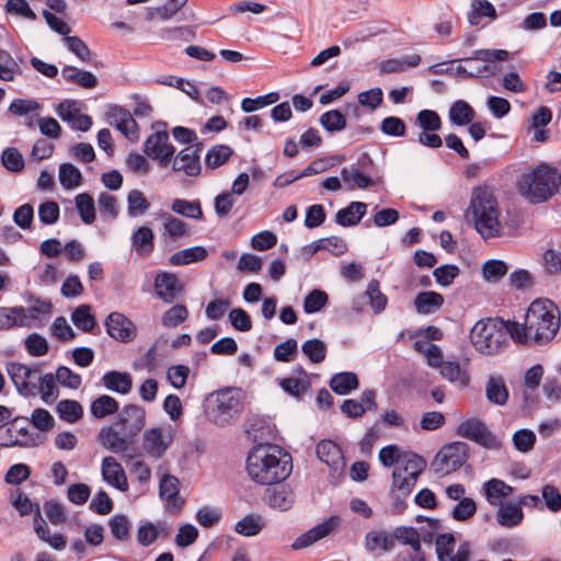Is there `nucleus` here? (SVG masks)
Wrapping results in <instances>:
<instances>
[{
    "instance_id": "nucleus-1",
    "label": "nucleus",
    "mask_w": 561,
    "mask_h": 561,
    "mask_svg": "<svg viewBox=\"0 0 561 561\" xmlns=\"http://www.w3.org/2000/svg\"><path fill=\"white\" fill-rule=\"evenodd\" d=\"M512 339L519 343L534 341L546 344L554 339L560 329L557 308L549 300H535L525 316L524 324L511 323Z\"/></svg>"
},
{
    "instance_id": "nucleus-2",
    "label": "nucleus",
    "mask_w": 561,
    "mask_h": 561,
    "mask_svg": "<svg viewBox=\"0 0 561 561\" xmlns=\"http://www.w3.org/2000/svg\"><path fill=\"white\" fill-rule=\"evenodd\" d=\"M291 457L283 448L272 444H257L248 454L247 472L260 484H276L291 472Z\"/></svg>"
},
{
    "instance_id": "nucleus-3",
    "label": "nucleus",
    "mask_w": 561,
    "mask_h": 561,
    "mask_svg": "<svg viewBox=\"0 0 561 561\" xmlns=\"http://www.w3.org/2000/svg\"><path fill=\"white\" fill-rule=\"evenodd\" d=\"M379 460L385 467L397 465L392 472L391 492L397 497L408 496L419 476L425 470L426 461L414 453H403L397 445L379 450Z\"/></svg>"
},
{
    "instance_id": "nucleus-4",
    "label": "nucleus",
    "mask_w": 561,
    "mask_h": 561,
    "mask_svg": "<svg viewBox=\"0 0 561 561\" xmlns=\"http://www.w3.org/2000/svg\"><path fill=\"white\" fill-rule=\"evenodd\" d=\"M497 201L490 188H473L466 216L472 219L476 230L483 239L501 236L503 227Z\"/></svg>"
},
{
    "instance_id": "nucleus-5",
    "label": "nucleus",
    "mask_w": 561,
    "mask_h": 561,
    "mask_svg": "<svg viewBox=\"0 0 561 561\" xmlns=\"http://www.w3.org/2000/svg\"><path fill=\"white\" fill-rule=\"evenodd\" d=\"M561 173L546 163L523 174L518 182V192L531 203H542L559 192Z\"/></svg>"
},
{
    "instance_id": "nucleus-6",
    "label": "nucleus",
    "mask_w": 561,
    "mask_h": 561,
    "mask_svg": "<svg viewBox=\"0 0 561 561\" xmlns=\"http://www.w3.org/2000/svg\"><path fill=\"white\" fill-rule=\"evenodd\" d=\"M511 323L493 318L478 321L470 332L472 345L484 355L500 353L507 344L508 335L512 337Z\"/></svg>"
},
{
    "instance_id": "nucleus-7",
    "label": "nucleus",
    "mask_w": 561,
    "mask_h": 561,
    "mask_svg": "<svg viewBox=\"0 0 561 561\" xmlns=\"http://www.w3.org/2000/svg\"><path fill=\"white\" fill-rule=\"evenodd\" d=\"M39 444V435L31 433L26 416H13L5 424L0 425V447L2 448H30Z\"/></svg>"
},
{
    "instance_id": "nucleus-8",
    "label": "nucleus",
    "mask_w": 561,
    "mask_h": 561,
    "mask_svg": "<svg viewBox=\"0 0 561 561\" xmlns=\"http://www.w3.org/2000/svg\"><path fill=\"white\" fill-rule=\"evenodd\" d=\"M510 57V53L505 49H477L472 51L470 57L463 58V61H482L483 66L476 68L472 71L467 70L463 66L456 68V75L465 78H479V77H493L497 73L499 69L495 66L497 61H505Z\"/></svg>"
},
{
    "instance_id": "nucleus-9",
    "label": "nucleus",
    "mask_w": 561,
    "mask_h": 561,
    "mask_svg": "<svg viewBox=\"0 0 561 561\" xmlns=\"http://www.w3.org/2000/svg\"><path fill=\"white\" fill-rule=\"evenodd\" d=\"M468 456V444L454 442L442 447L432 462V468L436 474L446 476L459 469L467 461Z\"/></svg>"
},
{
    "instance_id": "nucleus-10",
    "label": "nucleus",
    "mask_w": 561,
    "mask_h": 561,
    "mask_svg": "<svg viewBox=\"0 0 561 561\" xmlns=\"http://www.w3.org/2000/svg\"><path fill=\"white\" fill-rule=\"evenodd\" d=\"M214 394L213 422L225 426L242 411L241 393L238 389L227 388Z\"/></svg>"
},
{
    "instance_id": "nucleus-11",
    "label": "nucleus",
    "mask_w": 561,
    "mask_h": 561,
    "mask_svg": "<svg viewBox=\"0 0 561 561\" xmlns=\"http://www.w3.org/2000/svg\"><path fill=\"white\" fill-rule=\"evenodd\" d=\"M456 433L488 449L497 450L502 447V440L478 419L463 421L458 425Z\"/></svg>"
},
{
    "instance_id": "nucleus-12",
    "label": "nucleus",
    "mask_w": 561,
    "mask_h": 561,
    "mask_svg": "<svg viewBox=\"0 0 561 561\" xmlns=\"http://www.w3.org/2000/svg\"><path fill=\"white\" fill-rule=\"evenodd\" d=\"M173 442L171 425L152 427L144 433L142 447L153 458H161Z\"/></svg>"
},
{
    "instance_id": "nucleus-13",
    "label": "nucleus",
    "mask_w": 561,
    "mask_h": 561,
    "mask_svg": "<svg viewBox=\"0 0 561 561\" xmlns=\"http://www.w3.org/2000/svg\"><path fill=\"white\" fill-rule=\"evenodd\" d=\"M146 423V411L137 404H127L117 414L116 425L121 427L122 434L134 439L144 428Z\"/></svg>"
},
{
    "instance_id": "nucleus-14",
    "label": "nucleus",
    "mask_w": 561,
    "mask_h": 561,
    "mask_svg": "<svg viewBox=\"0 0 561 561\" xmlns=\"http://www.w3.org/2000/svg\"><path fill=\"white\" fill-rule=\"evenodd\" d=\"M145 153L158 160L160 165L167 167L174 154V148L169 144V134L167 131H156L145 141Z\"/></svg>"
},
{
    "instance_id": "nucleus-15",
    "label": "nucleus",
    "mask_w": 561,
    "mask_h": 561,
    "mask_svg": "<svg viewBox=\"0 0 561 561\" xmlns=\"http://www.w3.org/2000/svg\"><path fill=\"white\" fill-rule=\"evenodd\" d=\"M106 333L115 341L122 343L131 342L137 334V330L133 321L125 314L114 311L111 312L104 322Z\"/></svg>"
},
{
    "instance_id": "nucleus-16",
    "label": "nucleus",
    "mask_w": 561,
    "mask_h": 561,
    "mask_svg": "<svg viewBox=\"0 0 561 561\" xmlns=\"http://www.w3.org/2000/svg\"><path fill=\"white\" fill-rule=\"evenodd\" d=\"M340 526V518L337 516H330L322 523L316 525L308 531L300 535L293 543L294 550L307 548L314 542L329 536L335 528Z\"/></svg>"
},
{
    "instance_id": "nucleus-17",
    "label": "nucleus",
    "mask_w": 561,
    "mask_h": 561,
    "mask_svg": "<svg viewBox=\"0 0 561 561\" xmlns=\"http://www.w3.org/2000/svg\"><path fill=\"white\" fill-rule=\"evenodd\" d=\"M20 314V328L38 327L48 318L53 311V305L49 300L35 299V304L30 307L16 306Z\"/></svg>"
},
{
    "instance_id": "nucleus-18",
    "label": "nucleus",
    "mask_w": 561,
    "mask_h": 561,
    "mask_svg": "<svg viewBox=\"0 0 561 561\" xmlns=\"http://www.w3.org/2000/svg\"><path fill=\"white\" fill-rule=\"evenodd\" d=\"M180 481L175 476L164 474L159 483V496L164 501V506L168 512L178 513L184 504L179 495Z\"/></svg>"
},
{
    "instance_id": "nucleus-19",
    "label": "nucleus",
    "mask_w": 561,
    "mask_h": 561,
    "mask_svg": "<svg viewBox=\"0 0 561 561\" xmlns=\"http://www.w3.org/2000/svg\"><path fill=\"white\" fill-rule=\"evenodd\" d=\"M317 456L333 473H341L345 467L341 448L332 440H321L317 445Z\"/></svg>"
},
{
    "instance_id": "nucleus-20",
    "label": "nucleus",
    "mask_w": 561,
    "mask_h": 561,
    "mask_svg": "<svg viewBox=\"0 0 561 561\" xmlns=\"http://www.w3.org/2000/svg\"><path fill=\"white\" fill-rule=\"evenodd\" d=\"M173 170L188 176L197 175L201 172L199 147L188 146L181 150L174 158Z\"/></svg>"
},
{
    "instance_id": "nucleus-21",
    "label": "nucleus",
    "mask_w": 561,
    "mask_h": 561,
    "mask_svg": "<svg viewBox=\"0 0 561 561\" xmlns=\"http://www.w3.org/2000/svg\"><path fill=\"white\" fill-rule=\"evenodd\" d=\"M101 472L103 479L119 491L128 490V482L125 471L114 457H105L102 460Z\"/></svg>"
},
{
    "instance_id": "nucleus-22",
    "label": "nucleus",
    "mask_w": 561,
    "mask_h": 561,
    "mask_svg": "<svg viewBox=\"0 0 561 561\" xmlns=\"http://www.w3.org/2000/svg\"><path fill=\"white\" fill-rule=\"evenodd\" d=\"M108 118L112 119L111 124H115L116 128L129 140L135 141L138 139V125L129 111L122 106H114L108 113Z\"/></svg>"
},
{
    "instance_id": "nucleus-23",
    "label": "nucleus",
    "mask_w": 561,
    "mask_h": 561,
    "mask_svg": "<svg viewBox=\"0 0 561 561\" xmlns=\"http://www.w3.org/2000/svg\"><path fill=\"white\" fill-rule=\"evenodd\" d=\"M154 290L158 298L164 302L174 301L181 290L176 275L169 272L158 273L154 278Z\"/></svg>"
},
{
    "instance_id": "nucleus-24",
    "label": "nucleus",
    "mask_w": 561,
    "mask_h": 561,
    "mask_svg": "<svg viewBox=\"0 0 561 561\" xmlns=\"http://www.w3.org/2000/svg\"><path fill=\"white\" fill-rule=\"evenodd\" d=\"M101 381L107 390L119 394H128L133 389V377L127 371H106Z\"/></svg>"
},
{
    "instance_id": "nucleus-25",
    "label": "nucleus",
    "mask_w": 561,
    "mask_h": 561,
    "mask_svg": "<svg viewBox=\"0 0 561 561\" xmlns=\"http://www.w3.org/2000/svg\"><path fill=\"white\" fill-rule=\"evenodd\" d=\"M130 242L139 256L147 257L154 250V233L150 227L141 226L133 232Z\"/></svg>"
},
{
    "instance_id": "nucleus-26",
    "label": "nucleus",
    "mask_w": 561,
    "mask_h": 561,
    "mask_svg": "<svg viewBox=\"0 0 561 561\" xmlns=\"http://www.w3.org/2000/svg\"><path fill=\"white\" fill-rule=\"evenodd\" d=\"M294 493L287 485L280 484L266 492L267 504L279 511H287L294 504Z\"/></svg>"
},
{
    "instance_id": "nucleus-27",
    "label": "nucleus",
    "mask_w": 561,
    "mask_h": 561,
    "mask_svg": "<svg viewBox=\"0 0 561 561\" xmlns=\"http://www.w3.org/2000/svg\"><path fill=\"white\" fill-rule=\"evenodd\" d=\"M365 548L370 552L390 551L393 548V537L383 530H369L365 536Z\"/></svg>"
},
{
    "instance_id": "nucleus-28",
    "label": "nucleus",
    "mask_w": 561,
    "mask_h": 561,
    "mask_svg": "<svg viewBox=\"0 0 561 561\" xmlns=\"http://www.w3.org/2000/svg\"><path fill=\"white\" fill-rule=\"evenodd\" d=\"M61 77L65 81L76 83L84 89H93L98 85V78L92 72L80 70L73 66H65L61 69Z\"/></svg>"
},
{
    "instance_id": "nucleus-29",
    "label": "nucleus",
    "mask_w": 561,
    "mask_h": 561,
    "mask_svg": "<svg viewBox=\"0 0 561 561\" xmlns=\"http://www.w3.org/2000/svg\"><path fill=\"white\" fill-rule=\"evenodd\" d=\"M207 255L208 251L206 248L196 245L173 253L169 257V263L172 266L187 265L203 261L207 257Z\"/></svg>"
},
{
    "instance_id": "nucleus-30",
    "label": "nucleus",
    "mask_w": 561,
    "mask_h": 561,
    "mask_svg": "<svg viewBox=\"0 0 561 561\" xmlns=\"http://www.w3.org/2000/svg\"><path fill=\"white\" fill-rule=\"evenodd\" d=\"M366 204L352 202L347 207L339 210L335 220L339 225L347 227L357 225L366 213Z\"/></svg>"
},
{
    "instance_id": "nucleus-31",
    "label": "nucleus",
    "mask_w": 561,
    "mask_h": 561,
    "mask_svg": "<svg viewBox=\"0 0 561 561\" xmlns=\"http://www.w3.org/2000/svg\"><path fill=\"white\" fill-rule=\"evenodd\" d=\"M444 304V297L436 291H422L414 299V307L421 314L437 311Z\"/></svg>"
},
{
    "instance_id": "nucleus-32",
    "label": "nucleus",
    "mask_w": 561,
    "mask_h": 561,
    "mask_svg": "<svg viewBox=\"0 0 561 561\" xmlns=\"http://www.w3.org/2000/svg\"><path fill=\"white\" fill-rule=\"evenodd\" d=\"M486 399L497 405H504L508 399V390L501 376H490L485 385Z\"/></svg>"
},
{
    "instance_id": "nucleus-33",
    "label": "nucleus",
    "mask_w": 561,
    "mask_h": 561,
    "mask_svg": "<svg viewBox=\"0 0 561 561\" xmlns=\"http://www.w3.org/2000/svg\"><path fill=\"white\" fill-rule=\"evenodd\" d=\"M244 427L249 439L259 444H263L262 442L270 438L272 434L271 426L267 424L266 420L260 416L249 417Z\"/></svg>"
},
{
    "instance_id": "nucleus-34",
    "label": "nucleus",
    "mask_w": 561,
    "mask_h": 561,
    "mask_svg": "<svg viewBox=\"0 0 561 561\" xmlns=\"http://www.w3.org/2000/svg\"><path fill=\"white\" fill-rule=\"evenodd\" d=\"M439 373L443 378L456 383L459 388H466L469 385L470 377L468 373L457 362H444L439 367Z\"/></svg>"
},
{
    "instance_id": "nucleus-35",
    "label": "nucleus",
    "mask_w": 561,
    "mask_h": 561,
    "mask_svg": "<svg viewBox=\"0 0 561 561\" xmlns=\"http://www.w3.org/2000/svg\"><path fill=\"white\" fill-rule=\"evenodd\" d=\"M98 438L104 448L113 453H119L122 447L125 446L126 440L131 439L129 436L124 434L121 435L112 426L102 427L99 432Z\"/></svg>"
},
{
    "instance_id": "nucleus-36",
    "label": "nucleus",
    "mask_w": 561,
    "mask_h": 561,
    "mask_svg": "<svg viewBox=\"0 0 561 561\" xmlns=\"http://www.w3.org/2000/svg\"><path fill=\"white\" fill-rule=\"evenodd\" d=\"M118 409V401L108 394L98 397L90 405V412L96 419H104L107 415L115 414Z\"/></svg>"
},
{
    "instance_id": "nucleus-37",
    "label": "nucleus",
    "mask_w": 561,
    "mask_h": 561,
    "mask_svg": "<svg viewBox=\"0 0 561 561\" xmlns=\"http://www.w3.org/2000/svg\"><path fill=\"white\" fill-rule=\"evenodd\" d=\"M56 412L60 420L70 424L78 422L83 416L82 405L70 399L60 400L56 405Z\"/></svg>"
},
{
    "instance_id": "nucleus-38",
    "label": "nucleus",
    "mask_w": 561,
    "mask_h": 561,
    "mask_svg": "<svg viewBox=\"0 0 561 561\" xmlns=\"http://www.w3.org/2000/svg\"><path fill=\"white\" fill-rule=\"evenodd\" d=\"M331 389L341 396L350 393L352 390L357 389L359 382L356 374L354 373H337L330 379Z\"/></svg>"
},
{
    "instance_id": "nucleus-39",
    "label": "nucleus",
    "mask_w": 561,
    "mask_h": 561,
    "mask_svg": "<svg viewBox=\"0 0 561 561\" xmlns=\"http://www.w3.org/2000/svg\"><path fill=\"white\" fill-rule=\"evenodd\" d=\"M187 0H165L161 7L149 8L146 20L152 21L156 18L169 20L173 18L185 4Z\"/></svg>"
},
{
    "instance_id": "nucleus-40",
    "label": "nucleus",
    "mask_w": 561,
    "mask_h": 561,
    "mask_svg": "<svg viewBox=\"0 0 561 561\" xmlns=\"http://www.w3.org/2000/svg\"><path fill=\"white\" fill-rule=\"evenodd\" d=\"M524 514L520 505L505 504L496 512V520L503 527H514L520 524Z\"/></svg>"
},
{
    "instance_id": "nucleus-41",
    "label": "nucleus",
    "mask_w": 561,
    "mask_h": 561,
    "mask_svg": "<svg viewBox=\"0 0 561 561\" xmlns=\"http://www.w3.org/2000/svg\"><path fill=\"white\" fill-rule=\"evenodd\" d=\"M72 323L83 332L90 333L96 325L90 305H80L71 313Z\"/></svg>"
},
{
    "instance_id": "nucleus-42",
    "label": "nucleus",
    "mask_w": 561,
    "mask_h": 561,
    "mask_svg": "<svg viewBox=\"0 0 561 561\" xmlns=\"http://www.w3.org/2000/svg\"><path fill=\"white\" fill-rule=\"evenodd\" d=\"M512 491L511 485L499 479H491L484 483L485 497L492 505H496L501 499L508 496Z\"/></svg>"
},
{
    "instance_id": "nucleus-43",
    "label": "nucleus",
    "mask_w": 561,
    "mask_h": 561,
    "mask_svg": "<svg viewBox=\"0 0 561 561\" xmlns=\"http://www.w3.org/2000/svg\"><path fill=\"white\" fill-rule=\"evenodd\" d=\"M482 18L494 20L496 18V10L488 0H474L471 4L468 21L471 25H478Z\"/></svg>"
},
{
    "instance_id": "nucleus-44",
    "label": "nucleus",
    "mask_w": 561,
    "mask_h": 561,
    "mask_svg": "<svg viewBox=\"0 0 561 561\" xmlns=\"http://www.w3.org/2000/svg\"><path fill=\"white\" fill-rule=\"evenodd\" d=\"M58 178L60 185L67 190L78 187L82 183L80 170L69 162L60 164Z\"/></svg>"
},
{
    "instance_id": "nucleus-45",
    "label": "nucleus",
    "mask_w": 561,
    "mask_h": 561,
    "mask_svg": "<svg viewBox=\"0 0 561 561\" xmlns=\"http://www.w3.org/2000/svg\"><path fill=\"white\" fill-rule=\"evenodd\" d=\"M76 208L81 220L91 225L95 220V206L92 196L88 193H80L75 197Z\"/></svg>"
},
{
    "instance_id": "nucleus-46",
    "label": "nucleus",
    "mask_w": 561,
    "mask_h": 561,
    "mask_svg": "<svg viewBox=\"0 0 561 561\" xmlns=\"http://www.w3.org/2000/svg\"><path fill=\"white\" fill-rule=\"evenodd\" d=\"M171 209L183 217L192 219H201L203 217V210L198 201H186L182 198H175L172 202Z\"/></svg>"
},
{
    "instance_id": "nucleus-47",
    "label": "nucleus",
    "mask_w": 561,
    "mask_h": 561,
    "mask_svg": "<svg viewBox=\"0 0 561 561\" xmlns=\"http://www.w3.org/2000/svg\"><path fill=\"white\" fill-rule=\"evenodd\" d=\"M474 117L472 107L462 100L456 101L449 110V118L453 124L463 126L470 123Z\"/></svg>"
},
{
    "instance_id": "nucleus-48",
    "label": "nucleus",
    "mask_w": 561,
    "mask_h": 561,
    "mask_svg": "<svg viewBox=\"0 0 561 561\" xmlns=\"http://www.w3.org/2000/svg\"><path fill=\"white\" fill-rule=\"evenodd\" d=\"M393 541L398 540L402 545L410 546L414 552L421 551V538L414 527L400 526L393 530Z\"/></svg>"
},
{
    "instance_id": "nucleus-49",
    "label": "nucleus",
    "mask_w": 561,
    "mask_h": 561,
    "mask_svg": "<svg viewBox=\"0 0 561 561\" xmlns=\"http://www.w3.org/2000/svg\"><path fill=\"white\" fill-rule=\"evenodd\" d=\"M162 218L164 232L169 234L170 238L175 240L190 234V226L183 220L171 214H164Z\"/></svg>"
},
{
    "instance_id": "nucleus-50",
    "label": "nucleus",
    "mask_w": 561,
    "mask_h": 561,
    "mask_svg": "<svg viewBox=\"0 0 561 561\" xmlns=\"http://www.w3.org/2000/svg\"><path fill=\"white\" fill-rule=\"evenodd\" d=\"M341 178L351 190L366 188L373 183L371 178L355 168H343L341 171Z\"/></svg>"
},
{
    "instance_id": "nucleus-51",
    "label": "nucleus",
    "mask_w": 561,
    "mask_h": 561,
    "mask_svg": "<svg viewBox=\"0 0 561 561\" xmlns=\"http://www.w3.org/2000/svg\"><path fill=\"white\" fill-rule=\"evenodd\" d=\"M8 374L16 387V390L23 396L32 394V387H28L23 381V374H28V366L21 363H11L7 367Z\"/></svg>"
},
{
    "instance_id": "nucleus-52",
    "label": "nucleus",
    "mask_w": 561,
    "mask_h": 561,
    "mask_svg": "<svg viewBox=\"0 0 561 561\" xmlns=\"http://www.w3.org/2000/svg\"><path fill=\"white\" fill-rule=\"evenodd\" d=\"M150 208V203L139 190H133L127 195V211L130 217L144 215Z\"/></svg>"
},
{
    "instance_id": "nucleus-53",
    "label": "nucleus",
    "mask_w": 561,
    "mask_h": 561,
    "mask_svg": "<svg viewBox=\"0 0 561 561\" xmlns=\"http://www.w3.org/2000/svg\"><path fill=\"white\" fill-rule=\"evenodd\" d=\"M302 353L313 364L322 363L327 356V345L319 339H311L301 345Z\"/></svg>"
},
{
    "instance_id": "nucleus-54",
    "label": "nucleus",
    "mask_w": 561,
    "mask_h": 561,
    "mask_svg": "<svg viewBox=\"0 0 561 561\" xmlns=\"http://www.w3.org/2000/svg\"><path fill=\"white\" fill-rule=\"evenodd\" d=\"M42 400L46 403L55 401L58 397V388L56 386V377L53 374H45L39 377L37 389Z\"/></svg>"
},
{
    "instance_id": "nucleus-55",
    "label": "nucleus",
    "mask_w": 561,
    "mask_h": 561,
    "mask_svg": "<svg viewBox=\"0 0 561 561\" xmlns=\"http://www.w3.org/2000/svg\"><path fill=\"white\" fill-rule=\"evenodd\" d=\"M508 271V266L501 260H489L482 265V274L486 282H499Z\"/></svg>"
},
{
    "instance_id": "nucleus-56",
    "label": "nucleus",
    "mask_w": 561,
    "mask_h": 561,
    "mask_svg": "<svg viewBox=\"0 0 561 561\" xmlns=\"http://www.w3.org/2000/svg\"><path fill=\"white\" fill-rule=\"evenodd\" d=\"M111 534L118 541H127L130 538V523L125 515H115L108 520Z\"/></svg>"
},
{
    "instance_id": "nucleus-57",
    "label": "nucleus",
    "mask_w": 561,
    "mask_h": 561,
    "mask_svg": "<svg viewBox=\"0 0 561 561\" xmlns=\"http://www.w3.org/2000/svg\"><path fill=\"white\" fill-rule=\"evenodd\" d=\"M320 124L330 133L341 131L346 127V118L340 111L332 110L320 116Z\"/></svg>"
},
{
    "instance_id": "nucleus-58",
    "label": "nucleus",
    "mask_w": 561,
    "mask_h": 561,
    "mask_svg": "<svg viewBox=\"0 0 561 561\" xmlns=\"http://www.w3.org/2000/svg\"><path fill=\"white\" fill-rule=\"evenodd\" d=\"M477 512V503L471 497H462L451 510V517L457 522L470 519Z\"/></svg>"
},
{
    "instance_id": "nucleus-59",
    "label": "nucleus",
    "mask_w": 561,
    "mask_h": 561,
    "mask_svg": "<svg viewBox=\"0 0 561 561\" xmlns=\"http://www.w3.org/2000/svg\"><path fill=\"white\" fill-rule=\"evenodd\" d=\"M278 99L279 95L276 92H271L265 95L257 96L255 99L245 98L241 102V108L245 113H251L277 102Z\"/></svg>"
},
{
    "instance_id": "nucleus-60",
    "label": "nucleus",
    "mask_w": 561,
    "mask_h": 561,
    "mask_svg": "<svg viewBox=\"0 0 561 561\" xmlns=\"http://www.w3.org/2000/svg\"><path fill=\"white\" fill-rule=\"evenodd\" d=\"M2 165L10 172H21L24 169L23 156L16 148L10 147L3 150L1 156Z\"/></svg>"
},
{
    "instance_id": "nucleus-61",
    "label": "nucleus",
    "mask_w": 561,
    "mask_h": 561,
    "mask_svg": "<svg viewBox=\"0 0 561 561\" xmlns=\"http://www.w3.org/2000/svg\"><path fill=\"white\" fill-rule=\"evenodd\" d=\"M67 48L75 54L81 61L92 62L93 53L88 45L78 36L65 37Z\"/></svg>"
},
{
    "instance_id": "nucleus-62",
    "label": "nucleus",
    "mask_w": 561,
    "mask_h": 561,
    "mask_svg": "<svg viewBox=\"0 0 561 561\" xmlns=\"http://www.w3.org/2000/svg\"><path fill=\"white\" fill-rule=\"evenodd\" d=\"M328 294L320 289L310 291L304 300V310L306 313L320 311L328 302Z\"/></svg>"
},
{
    "instance_id": "nucleus-63",
    "label": "nucleus",
    "mask_w": 561,
    "mask_h": 561,
    "mask_svg": "<svg viewBox=\"0 0 561 561\" xmlns=\"http://www.w3.org/2000/svg\"><path fill=\"white\" fill-rule=\"evenodd\" d=\"M31 424L41 432H47L54 427L55 420L46 409L37 408L28 419V426Z\"/></svg>"
},
{
    "instance_id": "nucleus-64",
    "label": "nucleus",
    "mask_w": 561,
    "mask_h": 561,
    "mask_svg": "<svg viewBox=\"0 0 561 561\" xmlns=\"http://www.w3.org/2000/svg\"><path fill=\"white\" fill-rule=\"evenodd\" d=\"M298 352V344L295 339H287L286 341L277 344L274 348V358L277 362L288 363L291 362Z\"/></svg>"
}]
</instances>
